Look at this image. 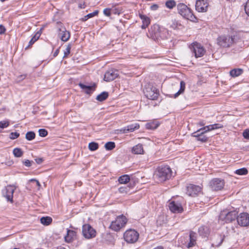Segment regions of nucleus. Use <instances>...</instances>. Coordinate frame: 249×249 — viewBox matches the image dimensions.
<instances>
[{"instance_id": "obj_1", "label": "nucleus", "mask_w": 249, "mask_h": 249, "mask_svg": "<svg viewBox=\"0 0 249 249\" xmlns=\"http://www.w3.org/2000/svg\"><path fill=\"white\" fill-rule=\"evenodd\" d=\"M169 36L168 31L158 24L152 25L149 29V32L147 34L149 37L158 42L168 39Z\"/></svg>"}, {"instance_id": "obj_2", "label": "nucleus", "mask_w": 249, "mask_h": 249, "mask_svg": "<svg viewBox=\"0 0 249 249\" xmlns=\"http://www.w3.org/2000/svg\"><path fill=\"white\" fill-rule=\"evenodd\" d=\"M172 172L169 166L166 165L158 167L154 174V178L158 182H163L169 179L172 176Z\"/></svg>"}, {"instance_id": "obj_3", "label": "nucleus", "mask_w": 249, "mask_h": 249, "mask_svg": "<svg viewBox=\"0 0 249 249\" xmlns=\"http://www.w3.org/2000/svg\"><path fill=\"white\" fill-rule=\"evenodd\" d=\"M241 40L239 35L230 36H221L217 38V44L223 48L230 47L233 43H236Z\"/></svg>"}, {"instance_id": "obj_4", "label": "nucleus", "mask_w": 249, "mask_h": 249, "mask_svg": "<svg viewBox=\"0 0 249 249\" xmlns=\"http://www.w3.org/2000/svg\"><path fill=\"white\" fill-rule=\"evenodd\" d=\"M237 214L236 210L225 209L220 213L219 220L225 223H230L237 219Z\"/></svg>"}, {"instance_id": "obj_5", "label": "nucleus", "mask_w": 249, "mask_h": 249, "mask_svg": "<svg viewBox=\"0 0 249 249\" xmlns=\"http://www.w3.org/2000/svg\"><path fill=\"white\" fill-rule=\"evenodd\" d=\"M127 222V218L123 214L116 217L115 220L111 222L109 228L114 231H119L125 226Z\"/></svg>"}, {"instance_id": "obj_6", "label": "nucleus", "mask_w": 249, "mask_h": 249, "mask_svg": "<svg viewBox=\"0 0 249 249\" xmlns=\"http://www.w3.org/2000/svg\"><path fill=\"white\" fill-rule=\"evenodd\" d=\"M177 8L178 13L184 18L192 21H195L196 19V17L193 14L191 9L185 4L180 3L178 4Z\"/></svg>"}, {"instance_id": "obj_7", "label": "nucleus", "mask_w": 249, "mask_h": 249, "mask_svg": "<svg viewBox=\"0 0 249 249\" xmlns=\"http://www.w3.org/2000/svg\"><path fill=\"white\" fill-rule=\"evenodd\" d=\"M143 93L147 98L152 100H157L159 95L158 89L150 84L145 85Z\"/></svg>"}, {"instance_id": "obj_8", "label": "nucleus", "mask_w": 249, "mask_h": 249, "mask_svg": "<svg viewBox=\"0 0 249 249\" xmlns=\"http://www.w3.org/2000/svg\"><path fill=\"white\" fill-rule=\"evenodd\" d=\"M139 233L134 230H128L124 234V238L128 243L136 242L139 238Z\"/></svg>"}, {"instance_id": "obj_9", "label": "nucleus", "mask_w": 249, "mask_h": 249, "mask_svg": "<svg viewBox=\"0 0 249 249\" xmlns=\"http://www.w3.org/2000/svg\"><path fill=\"white\" fill-rule=\"evenodd\" d=\"M190 49L194 54L196 58L203 56L206 53L204 47L199 43L193 42L190 46Z\"/></svg>"}, {"instance_id": "obj_10", "label": "nucleus", "mask_w": 249, "mask_h": 249, "mask_svg": "<svg viewBox=\"0 0 249 249\" xmlns=\"http://www.w3.org/2000/svg\"><path fill=\"white\" fill-rule=\"evenodd\" d=\"M168 207L171 212L173 213H179L183 211V208L180 200L169 201Z\"/></svg>"}, {"instance_id": "obj_11", "label": "nucleus", "mask_w": 249, "mask_h": 249, "mask_svg": "<svg viewBox=\"0 0 249 249\" xmlns=\"http://www.w3.org/2000/svg\"><path fill=\"white\" fill-rule=\"evenodd\" d=\"M16 189V187L15 185H8L2 190L3 196L8 201L11 203L13 202V194Z\"/></svg>"}, {"instance_id": "obj_12", "label": "nucleus", "mask_w": 249, "mask_h": 249, "mask_svg": "<svg viewBox=\"0 0 249 249\" xmlns=\"http://www.w3.org/2000/svg\"><path fill=\"white\" fill-rule=\"evenodd\" d=\"M209 185L212 190L219 191L223 188L225 185V182L223 179L215 178L210 181Z\"/></svg>"}, {"instance_id": "obj_13", "label": "nucleus", "mask_w": 249, "mask_h": 249, "mask_svg": "<svg viewBox=\"0 0 249 249\" xmlns=\"http://www.w3.org/2000/svg\"><path fill=\"white\" fill-rule=\"evenodd\" d=\"M83 236L87 239L94 237L96 236L95 230L89 224H85L82 227Z\"/></svg>"}, {"instance_id": "obj_14", "label": "nucleus", "mask_w": 249, "mask_h": 249, "mask_svg": "<svg viewBox=\"0 0 249 249\" xmlns=\"http://www.w3.org/2000/svg\"><path fill=\"white\" fill-rule=\"evenodd\" d=\"M238 224L242 227H247L249 225V214L247 213H242L237 216Z\"/></svg>"}, {"instance_id": "obj_15", "label": "nucleus", "mask_w": 249, "mask_h": 249, "mask_svg": "<svg viewBox=\"0 0 249 249\" xmlns=\"http://www.w3.org/2000/svg\"><path fill=\"white\" fill-rule=\"evenodd\" d=\"M208 5V0H197L196 2V9L198 12H206Z\"/></svg>"}, {"instance_id": "obj_16", "label": "nucleus", "mask_w": 249, "mask_h": 249, "mask_svg": "<svg viewBox=\"0 0 249 249\" xmlns=\"http://www.w3.org/2000/svg\"><path fill=\"white\" fill-rule=\"evenodd\" d=\"M118 71L110 69L106 72L104 75V80L109 82L114 80L118 76Z\"/></svg>"}, {"instance_id": "obj_17", "label": "nucleus", "mask_w": 249, "mask_h": 249, "mask_svg": "<svg viewBox=\"0 0 249 249\" xmlns=\"http://www.w3.org/2000/svg\"><path fill=\"white\" fill-rule=\"evenodd\" d=\"M201 191V188L198 185L190 184L187 187V194L190 196H195Z\"/></svg>"}, {"instance_id": "obj_18", "label": "nucleus", "mask_w": 249, "mask_h": 249, "mask_svg": "<svg viewBox=\"0 0 249 249\" xmlns=\"http://www.w3.org/2000/svg\"><path fill=\"white\" fill-rule=\"evenodd\" d=\"M78 86L87 94H91L94 90H95L96 87L95 83L91 86H87L82 83H79L78 84Z\"/></svg>"}, {"instance_id": "obj_19", "label": "nucleus", "mask_w": 249, "mask_h": 249, "mask_svg": "<svg viewBox=\"0 0 249 249\" xmlns=\"http://www.w3.org/2000/svg\"><path fill=\"white\" fill-rule=\"evenodd\" d=\"M140 125L139 124L134 123L121 128L120 131L122 133H127L129 132H133L135 130L138 129Z\"/></svg>"}, {"instance_id": "obj_20", "label": "nucleus", "mask_w": 249, "mask_h": 249, "mask_svg": "<svg viewBox=\"0 0 249 249\" xmlns=\"http://www.w3.org/2000/svg\"><path fill=\"white\" fill-rule=\"evenodd\" d=\"M76 232L73 230L67 229V234L65 236V241L67 243L72 242L76 239Z\"/></svg>"}, {"instance_id": "obj_21", "label": "nucleus", "mask_w": 249, "mask_h": 249, "mask_svg": "<svg viewBox=\"0 0 249 249\" xmlns=\"http://www.w3.org/2000/svg\"><path fill=\"white\" fill-rule=\"evenodd\" d=\"M58 36L62 41L66 42L70 37V33L65 28H64L63 30L60 29Z\"/></svg>"}, {"instance_id": "obj_22", "label": "nucleus", "mask_w": 249, "mask_h": 249, "mask_svg": "<svg viewBox=\"0 0 249 249\" xmlns=\"http://www.w3.org/2000/svg\"><path fill=\"white\" fill-rule=\"evenodd\" d=\"M196 234L193 231L190 232L189 238L190 242L188 244L187 248H190L195 246L196 240Z\"/></svg>"}, {"instance_id": "obj_23", "label": "nucleus", "mask_w": 249, "mask_h": 249, "mask_svg": "<svg viewBox=\"0 0 249 249\" xmlns=\"http://www.w3.org/2000/svg\"><path fill=\"white\" fill-rule=\"evenodd\" d=\"M139 17L142 22L141 28L143 29H146L150 23V18L142 14H139Z\"/></svg>"}, {"instance_id": "obj_24", "label": "nucleus", "mask_w": 249, "mask_h": 249, "mask_svg": "<svg viewBox=\"0 0 249 249\" xmlns=\"http://www.w3.org/2000/svg\"><path fill=\"white\" fill-rule=\"evenodd\" d=\"M160 125V123L157 120H152L147 123L145 124V127L147 129H156Z\"/></svg>"}, {"instance_id": "obj_25", "label": "nucleus", "mask_w": 249, "mask_h": 249, "mask_svg": "<svg viewBox=\"0 0 249 249\" xmlns=\"http://www.w3.org/2000/svg\"><path fill=\"white\" fill-rule=\"evenodd\" d=\"M132 152L135 154H143V149L142 144L139 143L133 146L132 149Z\"/></svg>"}, {"instance_id": "obj_26", "label": "nucleus", "mask_w": 249, "mask_h": 249, "mask_svg": "<svg viewBox=\"0 0 249 249\" xmlns=\"http://www.w3.org/2000/svg\"><path fill=\"white\" fill-rule=\"evenodd\" d=\"M243 72V70L242 69H234L230 71V75L232 77H236L241 75Z\"/></svg>"}, {"instance_id": "obj_27", "label": "nucleus", "mask_w": 249, "mask_h": 249, "mask_svg": "<svg viewBox=\"0 0 249 249\" xmlns=\"http://www.w3.org/2000/svg\"><path fill=\"white\" fill-rule=\"evenodd\" d=\"M185 83L183 81H181L180 82V89L178 90V91L174 94V98H177V97L179 95L184 92V90L185 89Z\"/></svg>"}, {"instance_id": "obj_28", "label": "nucleus", "mask_w": 249, "mask_h": 249, "mask_svg": "<svg viewBox=\"0 0 249 249\" xmlns=\"http://www.w3.org/2000/svg\"><path fill=\"white\" fill-rule=\"evenodd\" d=\"M108 93L107 91H103L97 96L96 99L100 102H103L106 100L108 97Z\"/></svg>"}, {"instance_id": "obj_29", "label": "nucleus", "mask_w": 249, "mask_h": 249, "mask_svg": "<svg viewBox=\"0 0 249 249\" xmlns=\"http://www.w3.org/2000/svg\"><path fill=\"white\" fill-rule=\"evenodd\" d=\"M53 219L50 216L42 217L40 218V222L44 225H49L52 222Z\"/></svg>"}, {"instance_id": "obj_30", "label": "nucleus", "mask_w": 249, "mask_h": 249, "mask_svg": "<svg viewBox=\"0 0 249 249\" xmlns=\"http://www.w3.org/2000/svg\"><path fill=\"white\" fill-rule=\"evenodd\" d=\"M130 181V177L127 175H122L118 178V181L120 184H126Z\"/></svg>"}, {"instance_id": "obj_31", "label": "nucleus", "mask_w": 249, "mask_h": 249, "mask_svg": "<svg viewBox=\"0 0 249 249\" xmlns=\"http://www.w3.org/2000/svg\"><path fill=\"white\" fill-rule=\"evenodd\" d=\"M98 13L99 11L98 10H95L93 12L89 13L86 16H84L83 18H81V20L83 21H86L88 19L97 16L98 14Z\"/></svg>"}, {"instance_id": "obj_32", "label": "nucleus", "mask_w": 249, "mask_h": 249, "mask_svg": "<svg viewBox=\"0 0 249 249\" xmlns=\"http://www.w3.org/2000/svg\"><path fill=\"white\" fill-rule=\"evenodd\" d=\"M13 153L15 157L20 158L22 156L23 152L19 148H15L13 149Z\"/></svg>"}, {"instance_id": "obj_33", "label": "nucleus", "mask_w": 249, "mask_h": 249, "mask_svg": "<svg viewBox=\"0 0 249 249\" xmlns=\"http://www.w3.org/2000/svg\"><path fill=\"white\" fill-rule=\"evenodd\" d=\"M182 25L177 20H174L172 21V23L171 25V27L173 29H179L182 27Z\"/></svg>"}, {"instance_id": "obj_34", "label": "nucleus", "mask_w": 249, "mask_h": 249, "mask_svg": "<svg viewBox=\"0 0 249 249\" xmlns=\"http://www.w3.org/2000/svg\"><path fill=\"white\" fill-rule=\"evenodd\" d=\"M248 171L246 168H242L234 171V173L238 175H245L248 174Z\"/></svg>"}, {"instance_id": "obj_35", "label": "nucleus", "mask_w": 249, "mask_h": 249, "mask_svg": "<svg viewBox=\"0 0 249 249\" xmlns=\"http://www.w3.org/2000/svg\"><path fill=\"white\" fill-rule=\"evenodd\" d=\"M176 5V2L174 0H168L165 2V6L169 9H172Z\"/></svg>"}, {"instance_id": "obj_36", "label": "nucleus", "mask_w": 249, "mask_h": 249, "mask_svg": "<svg viewBox=\"0 0 249 249\" xmlns=\"http://www.w3.org/2000/svg\"><path fill=\"white\" fill-rule=\"evenodd\" d=\"M36 134L33 131L27 132L25 135V138L28 141H32L35 138Z\"/></svg>"}, {"instance_id": "obj_37", "label": "nucleus", "mask_w": 249, "mask_h": 249, "mask_svg": "<svg viewBox=\"0 0 249 249\" xmlns=\"http://www.w3.org/2000/svg\"><path fill=\"white\" fill-rule=\"evenodd\" d=\"M105 147L107 150H111L115 147V143L113 142H108L105 144Z\"/></svg>"}, {"instance_id": "obj_38", "label": "nucleus", "mask_w": 249, "mask_h": 249, "mask_svg": "<svg viewBox=\"0 0 249 249\" xmlns=\"http://www.w3.org/2000/svg\"><path fill=\"white\" fill-rule=\"evenodd\" d=\"M99 148V144L95 142H91L89 144V148L90 151L96 150Z\"/></svg>"}, {"instance_id": "obj_39", "label": "nucleus", "mask_w": 249, "mask_h": 249, "mask_svg": "<svg viewBox=\"0 0 249 249\" xmlns=\"http://www.w3.org/2000/svg\"><path fill=\"white\" fill-rule=\"evenodd\" d=\"M118 191L121 194H126L130 191V187L128 186H122L119 188Z\"/></svg>"}, {"instance_id": "obj_40", "label": "nucleus", "mask_w": 249, "mask_h": 249, "mask_svg": "<svg viewBox=\"0 0 249 249\" xmlns=\"http://www.w3.org/2000/svg\"><path fill=\"white\" fill-rule=\"evenodd\" d=\"M40 36V34L37 33L34 36L32 37L31 39L29 42V46L32 45L36 40H38Z\"/></svg>"}, {"instance_id": "obj_41", "label": "nucleus", "mask_w": 249, "mask_h": 249, "mask_svg": "<svg viewBox=\"0 0 249 249\" xmlns=\"http://www.w3.org/2000/svg\"><path fill=\"white\" fill-rule=\"evenodd\" d=\"M199 129H200V131H201V134H204L205 133H206L208 132L212 131L210 129V127L209 125H207V126H204L203 127L200 128Z\"/></svg>"}, {"instance_id": "obj_42", "label": "nucleus", "mask_w": 249, "mask_h": 249, "mask_svg": "<svg viewBox=\"0 0 249 249\" xmlns=\"http://www.w3.org/2000/svg\"><path fill=\"white\" fill-rule=\"evenodd\" d=\"M9 122L7 120H4L0 122V128H4L7 127L9 125Z\"/></svg>"}, {"instance_id": "obj_43", "label": "nucleus", "mask_w": 249, "mask_h": 249, "mask_svg": "<svg viewBox=\"0 0 249 249\" xmlns=\"http://www.w3.org/2000/svg\"><path fill=\"white\" fill-rule=\"evenodd\" d=\"M71 45L68 44L64 51L63 58H66L70 53Z\"/></svg>"}, {"instance_id": "obj_44", "label": "nucleus", "mask_w": 249, "mask_h": 249, "mask_svg": "<svg viewBox=\"0 0 249 249\" xmlns=\"http://www.w3.org/2000/svg\"><path fill=\"white\" fill-rule=\"evenodd\" d=\"M209 125L211 130L223 127V125L219 124H210Z\"/></svg>"}, {"instance_id": "obj_45", "label": "nucleus", "mask_w": 249, "mask_h": 249, "mask_svg": "<svg viewBox=\"0 0 249 249\" xmlns=\"http://www.w3.org/2000/svg\"><path fill=\"white\" fill-rule=\"evenodd\" d=\"M39 135L40 137H44L48 135V131L45 129H40L38 130Z\"/></svg>"}, {"instance_id": "obj_46", "label": "nucleus", "mask_w": 249, "mask_h": 249, "mask_svg": "<svg viewBox=\"0 0 249 249\" xmlns=\"http://www.w3.org/2000/svg\"><path fill=\"white\" fill-rule=\"evenodd\" d=\"M19 136V133L18 132H11L10 134V138L12 140H14L18 138Z\"/></svg>"}, {"instance_id": "obj_47", "label": "nucleus", "mask_w": 249, "mask_h": 249, "mask_svg": "<svg viewBox=\"0 0 249 249\" xmlns=\"http://www.w3.org/2000/svg\"><path fill=\"white\" fill-rule=\"evenodd\" d=\"M201 131H200V129H199L196 131L192 133V136L193 137H196L197 139L200 136L202 135H203V134H201Z\"/></svg>"}, {"instance_id": "obj_48", "label": "nucleus", "mask_w": 249, "mask_h": 249, "mask_svg": "<svg viewBox=\"0 0 249 249\" xmlns=\"http://www.w3.org/2000/svg\"><path fill=\"white\" fill-rule=\"evenodd\" d=\"M197 140L201 141V142H206L208 141V137L203 134L197 138Z\"/></svg>"}, {"instance_id": "obj_49", "label": "nucleus", "mask_w": 249, "mask_h": 249, "mask_svg": "<svg viewBox=\"0 0 249 249\" xmlns=\"http://www.w3.org/2000/svg\"><path fill=\"white\" fill-rule=\"evenodd\" d=\"M243 136L244 138L249 140V129H247L244 131Z\"/></svg>"}, {"instance_id": "obj_50", "label": "nucleus", "mask_w": 249, "mask_h": 249, "mask_svg": "<svg viewBox=\"0 0 249 249\" xmlns=\"http://www.w3.org/2000/svg\"><path fill=\"white\" fill-rule=\"evenodd\" d=\"M245 11L246 13L249 16V0H248L245 5Z\"/></svg>"}, {"instance_id": "obj_51", "label": "nucleus", "mask_w": 249, "mask_h": 249, "mask_svg": "<svg viewBox=\"0 0 249 249\" xmlns=\"http://www.w3.org/2000/svg\"><path fill=\"white\" fill-rule=\"evenodd\" d=\"M103 13L105 15L109 17L111 15L110 9L106 8L104 10Z\"/></svg>"}, {"instance_id": "obj_52", "label": "nucleus", "mask_w": 249, "mask_h": 249, "mask_svg": "<svg viewBox=\"0 0 249 249\" xmlns=\"http://www.w3.org/2000/svg\"><path fill=\"white\" fill-rule=\"evenodd\" d=\"M32 162H33V161H31L28 160H26L23 161V163L26 167H30L32 165Z\"/></svg>"}, {"instance_id": "obj_53", "label": "nucleus", "mask_w": 249, "mask_h": 249, "mask_svg": "<svg viewBox=\"0 0 249 249\" xmlns=\"http://www.w3.org/2000/svg\"><path fill=\"white\" fill-rule=\"evenodd\" d=\"M159 7V6L158 4H154L150 6V9L152 11H156V10H158Z\"/></svg>"}, {"instance_id": "obj_54", "label": "nucleus", "mask_w": 249, "mask_h": 249, "mask_svg": "<svg viewBox=\"0 0 249 249\" xmlns=\"http://www.w3.org/2000/svg\"><path fill=\"white\" fill-rule=\"evenodd\" d=\"M5 32V29L3 26L0 25V34H3Z\"/></svg>"}, {"instance_id": "obj_55", "label": "nucleus", "mask_w": 249, "mask_h": 249, "mask_svg": "<svg viewBox=\"0 0 249 249\" xmlns=\"http://www.w3.org/2000/svg\"><path fill=\"white\" fill-rule=\"evenodd\" d=\"M197 125H199V126L203 127L205 125V122L204 120H201L197 124Z\"/></svg>"}, {"instance_id": "obj_56", "label": "nucleus", "mask_w": 249, "mask_h": 249, "mask_svg": "<svg viewBox=\"0 0 249 249\" xmlns=\"http://www.w3.org/2000/svg\"><path fill=\"white\" fill-rule=\"evenodd\" d=\"M35 160L36 161V162L38 164H40L41 163H42L43 161V160L42 158H37V159H35Z\"/></svg>"}, {"instance_id": "obj_57", "label": "nucleus", "mask_w": 249, "mask_h": 249, "mask_svg": "<svg viewBox=\"0 0 249 249\" xmlns=\"http://www.w3.org/2000/svg\"><path fill=\"white\" fill-rule=\"evenodd\" d=\"M59 49L60 48H58L57 49H56L55 50V51L54 52L53 54V56L54 57H56L57 56V55L59 53Z\"/></svg>"}, {"instance_id": "obj_58", "label": "nucleus", "mask_w": 249, "mask_h": 249, "mask_svg": "<svg viewBox=\"0 0 249 249\" xmlns=\"http://www.w3.org/2000/svg\"><path fill=\"white\" fill-rule=\"evenodd\" d=\"M30 181L31 182L35 181L36 182L37 186H38V187L40 186V184L39 182L37 180H36V179H31L30 180Z\"/></svg>"}, {"instance_id": "obj_59", "label": "nucleus", "mask_w": 249, "mask_h": 249, "mask_svg": "<svg viewBox=\"0 0 249 249\" xmlns=\"http://www.w3.org/2000/svg\"><path fill=\"white\" fill-rule=\"evenodd\" d=\"M78 7H79V8H80L81 9L84 8L85 7V3H79V5H78Z\"/></svg>"}, {"instance_id": "obj_60", "label": "nucleus", "mask_w": 249, "mask_h": 249, "mask_svg": "<svg viewBox=\"0 0 249 249\" xmlns=\"http://www.w3.org/2000/svg\"><path fill=\"white\" fill-rule=\"evenodd\" d=\"M219 237L220 239V242L219 243L218 245H220L223 241L224 238L223 237L222 238V237L221 236H219Z\"/></svg>"}, {"instance_id": "obj_61", "label": "nucleus", "mask_w": 249, "mask_h": 249, "mask_svg": "<svg viewBox=\"0 0 249 249\" xmlns=\"http://www.w3.org/2000/svg\"><path fill=\"white\" fill-rule=\"evenodd\" d=\"M202 230H204V227H201V228H200L199 229L198 231H199L200 234H201V231Z\"/></svg>"}, {"instance_id": "obj_62", "label": "nucleus", "mask_w": 249, "mask_h": 249, "mask_svg": "<svg viewBox=\"0 0 249 249\" xmlns=\"http://www.w3.org/2000/svg\"><path fill=\"white\" fill-rule=\"evenodd\" d=\"M56 249H66L64 247H59Z\"/></svg>"}, {"instance_id": "obj_63", "label": "nucleus", "mask_w": 249, "mask_h": 249, "mask_svg": "<svg viewBox=\"0 0 249 249\" xmlns=\"http://www.w3.org/2000/svg\"><path fill=\"white\" fill-rule=\"evenodd\" d=\"M21 77H23V78H24L25 77V75H21Z\"/></svg>"}]
</instances>
